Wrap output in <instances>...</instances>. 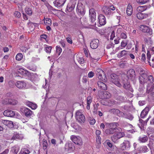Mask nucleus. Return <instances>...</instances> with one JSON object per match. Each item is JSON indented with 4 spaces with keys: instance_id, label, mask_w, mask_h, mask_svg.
I'll list each match as a JSON object with an SVG mask.
<instances>
[{
    "instance_id": "obj_63",
    "label": "nucleus",
    "mask_w": 154,
    "mask_h": 154,
    "mask_svg": "<svg viewBox=\"0 0 154 154\" xmlns=\"http://www.w3.org/2000/svg\"><path fill=\"white\" fill-rule=\"evenodd\" d=\"M78 61L81 64H83L84 63V61L82 58H79Z\"/></svg>"
},
{
    "instance_id": "obj_40",
    "label": "nucleus",
    "mask_w": 154,
    "mask_h": 154,
    "mask_svg": "<svg viewBox=\"0 0 154 154\" xmlns=\"http://www.w3.org/2000/svg\"><path fill=\"white\" fill-rule=\"evenodd\" d=\"M136 1L137 3L143 4L148 2L149 0H137Z\"/></svg>"
},
{
    "instance_id": "obj_27",
    "label": "nucleus",
    "mask_w": 154,
    "mask_h": 154,
    "mask_svg": "<svg viewBox=\"0 0 154 154\" xmlns=\"http://www.w3.org/2000/svg\"><path fill=\"white\" fill-rule=\"evenodd\" d=\"M132 8L131 5H128L127 7L126 10V13L129 16L131 15L132 13Z\"/></svg>"
},
{
    "instance_id": "obj_11",
    "label": "nucleus",
    "mask_w": 154,
    "mask_h": 154,
    "mask_svg": "<svg viewBox=\"0 0 154 154\" xmlns=\"http://www.w3.org/2000/svg\"><path fill=\"white\" fill-rule=\"evenodd\" d=\"M99 44V40L97 39H95L91 42L90 46L92 49H96L98 47Z\"/></svg>"
},
{
    "instance_id": "obj_34",
    "label": "nucleus",
    "mask_w": 154,
    "mask_h": 154,
    "mask_svg": "<svg viewBox=\"0 0 154 154\" xmlns=\"http://www.w3.org/2000/svg\"><path fill=\"white\" fill-rule=\"evenodd\" d=\"M17 72L22 75L26 74H27V73L29 72L28 71L24 70L21 68H20L18 69L17 70Z\"/></svg>"
},
{
    "instance_id": "obj_19",
    "label": "nucleus",
    "mask_w": 154,
    "mask_h": 154,
    "mask_svg": "<svg viewBox=\"0 0 154 154\" xmlns=\"http://www.w3.org/2000/svg\"><path fill=\"white\" fill-rule=\"evenodd\" d=\"M99 24L101 26L104 25L106 23V19L105 16L102 14H100L98 17Z\"/></svg>"
},
{
    "instance_id": "obj_52",
    "label": "nucleus",
    "mask_w": 154,
    "mask_h": 154,
    "mask_svg": "<svg viewBox=\"0 0 154 154\" xmlns=\"http://www.w3.org/2000/svg\"><path fill=\"white\" fill-rule=\"evenodd\" d=\"M126 113L120 111V112L119 113V115H118V116L119 117H121L125 118Z\"/></svg>"
},
{
    "instance_id": "obj_41",
    "label": "nucleus",
    "mask_w": 154,
    "mask_h": 154,
    "mask_svg": "<svg viewBox=\"0 0 154 154\" xmlns=\"http://www.w3.org/2000/svg\"><path fill=\"white\" fill-rule=\"evenodd\" d=\"M20 139V137L19 134H14L12 138V140H16V139Z\"/></svg>"
},
{
    "instance_id": "obj_24",
    "label": "nucleus",
    "mask_w": 154,
    "mask_h": 154,
    "mask_svg": "<svg viewBox=\"0 0 154 154\" xmlns=\"http://www.w3.org/2000/svg\"><path fill=\"white\" fill-rule=\"evenodd\" d=\"M150 7V6H147V5L139 6L137 8V11L138 12H141L146 10L148 8H149Z\"/></svg>"
},
{
    "instance_id": "obj_39",
    "label": "nucleus",
    "mask_w": 154,
    "mask_h": 154,
    "mask_svg": "<svg viewBox=\"0 0 154 154\" xmlns=\"http://www.w3.org/2000/svg\"><path fill=\"white\" fill-rule=\"evenodd\" d=\"M147 80L149 83H152L154 81L152 75H150L147 76Z\"/></svg>"
},
{
    "instance_id": "obj_35",
    "label": "nucleus",
    "mask_w": 154,
    "mask_h": 154,
    "mask_svg": "<svg viewBox=\"0 0 154 154\" xmlns=\"http://www.w3.org/2000/svg\"><path fill=\"white\" fill-rule=\"evenodd\" d=\"M125 118L131 121L133 119L134 116L130 113H126Z\"/></svg>"
},
{
    "instance_id": "obj_12",
    "label": "nucleus",
    "mask_w": 154,
    "mask_h": 154,
    "mask_svg": "<svg viewBox=\"0 0 154 154\" xmlns=\"http://www.w3.org/2000/svg\"><path fill=\"white\" fill-rule=\"evenodd\" d=\"M130 147V143L128 140H124L123 143L121 144V148L122 150L127 149Z\"/></svg>"
},
{
    "instance_id": "obj_64",
    "label": "nucleus",
    "mask_w": 154,
    "mask_h": 154,
    "mask_svg": "<svg viewBox=\"0 0 154 154\" xmlns=\"http://www.w3.org/2000/svg\"><path fill=\"white\" fill-rule=\"evenodd\" d=\"M139 74H140V76H141V73H143V74H146L144 73V71L143 70V69H140L139 71Z\"/></svg>"
},
{
    "instance_id": "obj_20",
    "label": "nucleus",
    "mask_w": 154,
    "mask_h": 154,
    "mask_svg": "<svg viewBox=\"0 0 154 154\" xmlns=\"http://www.w3.org/2000/svg\"><path fill=\"white\" fill-rule=\"evenodd\" d=\"M137 18L139 20H143L147 17L148 14H143L141 12H138L136 14Z\"/></svg>"
},
{
    "instance_id": "obj_46",
    "label": "nucleus",
    "mask_w": 154,
    "mask_h": 154,
    "mask_svg": "<svg viewBox=\"0 0 154 154\" xmlns=\"http://www.w3.org/2000/svg\"><path fill=\"white\" fill-rule=\"evenodd\" d=\"M43 144L44 149H46L47 148L48 146V143L46 140H43Z\"/></svg>"
},
{
    "instance_id": "obj_4",
    "label": "nucleus",
    "mask_w": 154,
    "mask_h": 154,
    "mask_svg": "<svg viewBox=\"0 0 154 154\" xmlns=\"http://www.w3.org/2000/svg\"><path fill=\"white\" fill-rule=\"evenodd\" d=\"M140 29L143 32L147 33L149 35H151L152 34V29L145 25H141L140 26Z\"/></svg>"
},
{
    "instance_id": "obj_54",
    "label": "nucleus",
    "mask_w": 154,
    "mask_h": 154,
    "mask_svg": "<svg viewBox=\"0 0 154 154\" xmlns=\"http://www.w3.org/2000/svg\"><path fill=\"white\" fill-rule=\"evenodd\" d=\"M120 37L123 39H126L127 38V36L125 33L122 32L121 33Z\"/></svg>"
},
{
    "instance_id": "obj_32",
    "label": "nucleus",
    "mask_w": 154,
    "mask_h": 154,
    "mask_svg": "<svg viewBox=\"0 0 154 154\" xmlns=\"http://www.w3.org/2000/svg\"><path fill=\"white\" fill-rule=\"evenodd\" d=\"M127 54V51L125 50H124L122 51L120 54H118V57L120 58L126 55Z\"/></svg>"
},
{
    "instance_id": "obj_15",
    "label": "nucleus",
    "mask_w": 154,
    "mask_h": 154,
    "mask_svg": "<svg viewBox=\"0 0 154 154\" xmlns=\"http://www.w3.org/2000/svg\"><path fill=\"white\" fill-rule=\"evenodd\" d=\"M15 85L19 89H23L25 88L26 84L24 81H19L15 83Z\"/></svg>"
},
{
    "instance_id": "obj_42",
    "label": "nucleus",
    "mask_w": 154,
    "mask_h": 154,
    "mask_svg": "<svg viewBox=\"0 0 154 154\" xmlns=\"http://www.w3.org/2000/svg\"><path fill=\"white\" fill-rule=\"evenodd\" d=\"M22 58L23 55L22 54L20 53L18 54L16 57V60H21L22 59Z\"/></svg>"
},
{
    "instance_id": "obj_59",
    "label": "nucleus",
    "mask_w": 154,
    "mask_h": 154,
    "mask_svg": "<svg viewBox=\"0 0 154 154\" xmlns=\"http://www.w3.org/2000/svg\"><path fill=\"white\" fill-rule=\"evenodd\" d=\"M141 60L142 61H144L146 60V56L144 54H142L141 55Z\"/></svg>"
},
{
    "instance_id": "obj_29",
    "label": "nucleus",
    "mask_w": 154,
    "mask_h": 154,
    "mask_svg": "<svg viewBox=\"0 0 154 154\" xmlns=\"http://www.w3.org/2000/svg\"><path fill=\"white\" fill-rule=\"evenodd\" d=\"M148 140V138L146 136H144L143 137H139L138 140L140 142L144 143L146 142Z\"/></svg>"
},
{
    "instance_id": "obj_18",
    "label": "nucleus",
    "mask_w": 154,
    "mask_h": 154,
    "mask_svg": "<svg viewBox=\"0 0 154 154\" xmlns=\"http://www.w3.org/2000/svg\"><path fill=\"white\" fill-rule=\"evenodd\" d=\"M3 114L5 116L12 117L15 115V114L14 112L13 111L7 110L4 111Z\"/></svg>"
},
{
    "instance_id": "obj_53",
    "label": "nucleus",
    "mask_w": 154,
    "mask_h": 154,
    "mask_svg": "<svg viewBox=\"0 0 154 154\" xmlns=\"http://www.w3.org/2000/svg\"><path fill=\"white\" fill-rule=\"evenodd\" d=\"M132 43L131 42L127 44L126 49H130L132 47Z\"/></svg>"
},
{
    "instance_id": "obj_45",
    "label": "nucleus",
    "mask_w": 154,
    "mask_h": 154,
    "mask_svg": "<svg viewBox=\"0 0 154 154\" xmlns=\"http://www.w3.org/2000/svg\"><path fill=\"white\" fill-rule=\"evenodd\" d=\"M104 97L106 98H109L111 96V94L108 92H106L104 93Z\"/></svg>"
},
{
    "instance_id": "obj_50",
    "label": "nucleus",
    "mask_w": 154,
    "mask_h": 154,
    "mask_svg": "<svg viewBox=\"0 0 154 154\" xmlns=\"http://www.w3.org/2000/svg\"><path fill=\"white\" fill-rule=\"evenodd\" d=\"M81 24L83 26H85L87 24V21L86 20L85 18H83L81 20Z\"/></svg>"
},
{
    "instance_id": "obj_13",
    "label": "nucleus",
    "mask_w": 154,
    "mask_h": 154,
    "mask_svg": "<svg viewBox=\"0 0 154 154\" xmlns=\"http://www.w3.org/2000/svg\"><path fill=\"white\" fill-rule=\"evenodd\" d=\"M105 82L101 81H98L97 82V86L101 90H105L107 89V86L105 83Z\"/></svg>"
},
{
    "instance_id": "obj_30",
    "label": "nucleus",
    "mask_w": 154,
    "mask_h": 154,
    "mask_svg": "<svg viewBox=\"0 0 154 154\" xmlns=\"http://www.w3.org/2000/svg\"><path fill=\"white\" fill-rule=\"evenodd\" d=\"M109 112L118 116L119 115V113L120 112V111L117 109H110L109 111Z\"/></svg>"
},
{
    "instance_id": "obj_49",
    "label": "nucleus",
    "mask_w": 154,
    "mask_h": 154,
    "mask_svg": "<svg viewBox=\"0 0 154 154\" xmlns=\"http://www.w3.org/2000/svg\"><path fill=\"white\" fill-rule=\"evenodd\" d=\"M56 49L57 52L58 53L59 55H60L62 51L61 48L60 46H57Z\"/></svg>"
},
{
    "instance_id": "obj_48",
    "label": "nucleus",
    "mask_w": 154,
    "mask_h": 154,
    "mask_svg": "<svg viewBox=\"0 0 154 154\" xmlns=\"http://www.w3.org/2000/svg\"><path fill=\"white\" fill-rule=\"evenodd\" d=\"M144 40L146 44H147L149 45V44H152L151 41L150 39H148L147 38H144Z\"/></svg>"
},
{
    "instance_id": "obj_33",
    "label": "nucleus",
    "mask_w": 154,
    "mask_h": 154,
    "mask_svg": "<svg viewBox=\"0 0 154 154\" xmlns=\"http://www.w3.org/2000/svg\"><path fill=\"white\" fill-rule=\"evenodd\" d=\"M8 104L12 105H15L17 104V102L16 100L12 99H8Z\"/></svg>"
},
{
    "instance_id": "obj_1",
    "label": "nucleus",
    "mask_w": 154,
    "mask_h": 154,
    "mask_svg": "<svg viewBox=\"0 0 154 154\" xmlns=\"http://www.w3.org/2000/svg\"><path fill=\"white\" fill-rule=\"evenodd\" d=\"M111 80L115 85L120 88L122 86L125 89L133 92L134 90L131 87L129 81L127 79H122L121 83L120 82L118 76L115 74H112L110 75Z\"/></svg>"
},
{
    "instance_id": "obj_6",
    "label": "nucleus",
    "mask_w": 154,
    "mask_h": 154,
    "mask_svg": "<svg viewBox=\"0 0 154 154\" xmlns=\"http://www.w3.org/2000/svg\"><path fill=\"white\" fill-rule=\"evenodd\" d=\"M116 133L111 137L112 140L114 142H116L118 139L123 137L125 135L124 133L121 131Z\"/></svg>"
},
{
    "instance_id": "obj_37",
    "label": "nucleus",
    "mask_w": 154,
    "mask_h": 154,
    "mask_svg": "<svg viewBox=\"0 0 154 154\" xmlns=\"http://www.w3.org/2000/svg\"><path fill=\"white\" fill-rule=\"evenodd\" d=\"M151 117H149V118L146 119L145 121H143L141 119H139V122L140 123L141 126L142 127L143 125V126L144 125H145L146 124V123L148 121L149 119Z\"/></svg>"
},
{
    "instance_id": "obj_61",
    "label": "nucleus",
    "mask_w": 154,
    "mask_h": 154,
    "mask_svg": "<svg viewBox=\"0 0 154 154\" xmlns=\"http://www.w3.org/2000/svg\"><path fill=\"white\" fill-rule=\"evenodd\" d=\"M115 37V35L114 32V31H112L110 36V39L112 40Z\"/></svg>"
},
{
    "instance_id": "obj_9",
    "label": "nucleus",
    "mask_w": 154,
    "mask_h": 154,
    "mask_svg": "<svg viewBox=\"0 0 154 154\" xmlns=\"http://www.w3.org/2000/svg\"><path fill=\"white\" fill-rule=\"evenodd\" d=\"M127 76L129 79L133 80L135 79V74L134 70L131 69L128 70L127 72Z\"/></svg>"
},
{
    "instance_id": "obj_38",
    "label": "nucleus",
    "mask_w": 154,
    "mask_h": 154,
    "mask_svg": "<svg viewBox=\"0 0 154 154\" xmlns=\"http://www.w3.org/2000/svg\"><path fill=\"white\" fill-rule=\"evenodd\" d=\"M44 23L46 25H50L51 24V20L49 18H46L44 20Z\"/></svg>"
},
{
    "instance_id": "obj_5",
    "label": "nucleus",
    "mask_w": 154,
    "mask_h": 154,
    "mask_svg": "<svg viewBox=\"0 0 154 154\" xmlns=\"http://www.w3.org/2000/svg\"><path fill=\"white\" fill-rule=\"evenodd\" d=\"M76 119L81 123H84L85 121V117L82 113L79 111L77 112L75 116Z\"/></svg>"
},
{
    "instance_id": "obj_57",
    "label": "nucleus",
    "mask_w": 154,
    "mask_h": 154,
    "mask_svg": "<svg viewBox=\"0 0 154 154\" xmlns=\"http://www.w3.org/2000/svg\"><path fill=\"white\" fill-rule=\"evenodd\" d=\"M66 39L67 42L69 43L70 44L72 43V39L70 38H69V36H68L66 38Z\"/></svg>"
},
{
    "instance_id": "obj_10",
    "label": "nucleus",
    "mask_w": 154,
    "mask_h": 154,
    "mask_svg": "<svg viewBox=\"0 0 154 154\" xmlns=\"http://www.w3.org/2000/svg\"><path fill=\"white\" fill-rule=\"evenodd\" d=\"M21 111L27 117H30L32 115V112L29 109L25 107L21 108Z\"/></svg>"
},
{
    "instance_id": "obj_8",
    "label": "nucleus",
    "mask_w": 154,
    "mask_h": 154,
    "mask_svg": "<svg viewBox=\"0 0 154 154\" xmlns=\"http://www.w3.org/2000/svg\"><path fill=\"white\" fill-rule=\"evenodd\" d=\"M71 139L75 144L79 145H82V141L81 138L79 136L76 137L74 135L71 136Z\"/></svg>"
},
{
    "instance_id": "obj_36",
    "label": "nucleus",
    "mask_w": 154,
    "mask_h": 154,
    "mask_svg": "<svg viewBox=\"0 0 154 154\" xmlns=\"http://www.w3.org/2000/svg\"><path fill=\"white\" fill-rule=\"evenodd\" d=\"M26 13L29 15H31L32 14V11L31 8L26 7L25 9Z\"/></svg>"
},
{
    "instance_id": "obj_23",
    "label": "nucleus",
    "mask_w": 154,
    "mask_h": 154,
    "mask_svg": "<svg viewBox=\"0 0 154 154\" xmlns=\"http://www.w3.org/2000/svg\"><path fill=\"white\" fill-rule=\"evenodd\" d=\"M150 109L149 107H146L142 111L140 114V117L142 118H144L147 114Z\"/></svg>"
},
{
    "instance_id": "obj_25",
    "label": "nucleus",
    "mask_w": 154,
    "mask_h": 154,
    "mask_svg": "<svg viewBox=\"0 0 154 154\" xmlns=\"http://www.w3.org/2000/svg\"><path fill=\"white\" fill-rule=\"evenodd\" d=\"M76 4L75 2H73L72 4H69L67 7V8L68 11L71 12L74 8Z\"/></svg>"
},
{
    "instance_id": "obj_17",
    "label": "nucleus",
    "mask_w": 154,
    "mask_h": 154,
    "mask_svg": "<svg viewBox=\"0 0 154 154\" xmlns=\"http://www.w3.org/2000/svg\"><path fill=\"white\" fill-rule=\"evenodd\" d=\"M2 122L3 124L7 126L9 128H12L14 127L13 122L12 121L8 120H3Z\"/></svg>"
},
{
    "instance_id": "obj_3",
    "label": "nucleus",
    "mask_w": 154,
    "mask_h": 154,
    "mask_svg": "<svg viewBox=\"0 0 154 154\" xmlns=\"http://www.w3.org/2000/svg\"><path fill=\"white\" fill-rule=\"evenodd\" d=\"M98 78L104 82H106L107 79L103 71L101 69L98 68L95 72Z\"/></svg>"
},
{
    "instance_id": "obj_55",
    "label": "nucleus",
    "mask_w": 154,
    "mask_h": 154,
    "mask_svg": "<svg viewBox=\"0 0 154 154\" xmlns=\"http://www.w3.org/2000/svg\"><path fill=\"white\" fill-rule=\"evenodd\" d=\"M95 122V120L94 119L91 118L90 120V123L91 125H93Z\"/></svg>"
},
{
    "instance_id": "obj_31",
    "label": "nucleus",
    "mask_w": 154,
    "mask_h": 154,
    "mask_svg": "<svg viewBox=\"0 0 154 154\" xmlns=\"http://www.w3.org/2000/svg\"><path fill=\"white\" fill-rule=\"evenodd\" d=\"M149 149L146 146H141L139 149V151L141 152H145L148 151Z\"/></svg>"
},
{
    "instance_id": "obj_14",
    "label": "nucleus",
    "mask_w": 154,
    "mask_h": 154,
    "mask_svg": "<svg viewBox=\"0 0 154 154\" xmlns=\"http://www.w3.org/2000/svg\"><path fill=\"white\" fill-rule=\"evenodd\" d=\"M89 16L91 17V22L93 23L95 20L96 13L93 8H91L89 10Z\"/></svg>"
},
{
    "instance_id": "obj_43",
    "label": "nucleus",
    "mask_w": 154,
    "mask_h": 154,
    "mask_svg": "<svg viewBox=\"0 0 154 154\" xmlns=\"http://www.w3.org/2000/svg\"><path fill=\"white\" fill-rule=\"evenodd\" d=\"M151 55L149 51H147V61L149 64V65L151 66V65L150 64V63L149 62V61L150 60V59L151 58Z\"/></svg>"
},
{
    "instance_id": "obj_58",
    "label": "nucleus",
    "mask_w": 154,
    "mask_h": 154,
    "mask_svg": "<svg viewBox=\"0 0 154 154\" xmlns=\"http://www.w3.org/2000/svg\"><path fill=\"white\" fill-rule=\"evenodd\" d=\"M94 73L93 72H90L88 74V76L89 78L92 77L94 76Z\"/></svg>"
},
{
    "instance_id": "obj_7",
    "label": "nucleus",
    "mask_w": 154,
    "mask_h": 154,
    "mask_svg": "<svg viewBox=\"0 0 154 154\" xmlns=\"http://www.w3.org/2000/svg\"><path fill=\"white\" fill-rule=\"evenodd\" d=\"M76 11L78 14L81 16H83L85 14L83 5L82 3L79 2L78 3Z\"/></svg>"
},
{
    "instance_id": "obj_21",
    "label": "nucleus",
    "mask_w": 154,
    "mask_h": 154,
    "mask_svg": "<svg viewBox=\"0 0 154 154\" xmlns=\"http://www.w3.org/2000/svg\"><path fill=\"white\" fill-rule=\"evenodd\" d=\"M102 10L103 12L106 15H110L112 13V11H110L109 7L105 6H104L102 8Z\"/></svg>"
},
{
    "instance_id": "obj_56",
    "label": "nucleus",
    "mask_w": 154,
    "mask_h": 154,
    "mask_svg": "<svg viewBox=\"0 0 154 154\" xmlns=\"http://www.w3.org/2000/svg\"><path fill=\"white\" fill-rule=\"evenodd\" d=\"M127 45V43L125 41H123L121 43V46L123 47H125Z\"/></svg>"
},
{
    "instance_id": "obj_26",
    "label": "nucleus",
    "mask_w": 154,
    "mask_h": 154,
    "mask_svg": "<svg viewBox=\"0 0 154 154\" xmlns=\"http://www.w3.org/2000/svg\"><path fill=\"white\" fill-rule=\"evenodd\" d=\"M26 105L31 108L32 109H36L37 106L35 104L29 101H27L26 102Z\"/></svg>"
},
{
    "instance_id": "obj_47",
    "label": "nucleus",
    "mask_w": 154,
    "mask_h": 154,
    "mask_svg": "<svg viewBox=\"0 0 154 154\" xmlns=\"http://www.w3.org/2000/svg\"><path fill=\"white\" fill-rule=\"evenodd\" d=\"M8 84L10 87L14 88L15 85V83L14 82L12 81H10L8 82Z\"/></svg>"
},
{
    "instance_id": "obj_60",
    "label": "nucleus",
    "mask_w": 154,
    "mask_h": 154,
    "mask_svg": "<svg viewBox=\"0 0 154 154\" xmlns=\"http://www.w3.org/2000/svg\"><path fill=\"white\" fill-rule=\"evenodd\" d=\"M97 141L100 144L101 143V138L100 136H97Z\"/></svg>"
},
{
    "instance_id": "obj_28",
    "label": "nucleus",
    "mask_w": 154,
    "mask_h": 154,
    "mask_svg": "<svg viewBox=\"0 0 154 154\" xmlns=\"http://www.w3.org/2000/svg\"><path fill=\"white\" fill-rule=\"evenodd\" d=\"M20 149V148L19 146L16 145L13 147L11 148V151L14 154H17Z\"/></svg>"
},
{
    "instance_id": "obj_16",
    "label": "nucleus",
    "mask_w": 154,
    "mask_h": 154,
    "mask_svg": "<svg viewBox=\"0 0 154 154\" xmlns=\"http://www.w3.org/2000/svg\"><path fill=\"white\" fill-rule=\"evenodd\" d=\"M141 76H140L139 77V80L140 84L143 85L145 83L147 82L146 78L147 77L146 74H141Z\"/></svg>"
},
{
    "instance_id": "obj_2",
    "label": "nucleus",
    "mask_w": 154,
    "mask_h": 154,
    "mask_svg": "<svg viewBox=\"0 0 154 154\" xmlns=\"http://www.w3.org/2000/svg\"><path fill=\"white\" fill-rule=\"evenodd\" d=\"M106 124L109 125V129L105 131V133L107 134H112L115 132L121 131L122 129L120 128H117L119 124L116 122L112 123L109 124L106 123Z\"/></svg>"
},
{
    "instance_id": "obj_51",
    "label": "nucleus",
    "mask_w": 154,
    "mask_h": 154,
    "mask_svg": "<svg viewBox=\"0 0 154 154\" xmlns=\"http://www.w3.org/2000/svg\"><path fill=\"white\" fill-rule=\"evenodd\" d=\"M14 15L15 17L18 18H20L21 17V14L20 12L17 11L14 12Z\"/></svg>"
},
{
    "instance_id": "obj_22",
    "label": "nucleus",
    "mask_w": 154,
    "mask_h": 154,
    "mask_svg": "<svg viewBox=\"0 0 154 154\" xmlns=\"http://www.w3.org/2000/svg\"><path fill=\"white\" fill-rule=\"evenodd\" d=\"M66 0H56L54 1V3L55 6L60 7L63 5Z\"/></svg>"
},
{
    "instance_id": "obj_62",
    "label": "nucleus",
    "mask_w": 154,
    "mask_h": 154,
    "mask_svg": "<svg viewBox=\"0 0 154 154\" xmlns=\"http://www.w3.org/2000/svg\"><path fill=\"white\" fill-rule=\"evenodd\" d=\"M94 109L93 112L94 113H96L97 110V106L94 105Z\"/></svg>"
},
{
    "instance_id": "obj_44",
    "label": "nucleus",
    "mask_w": 154,
    "mask_h": 154,
    "mask_svg": "<svg viewBox=\"0 0 154 154\" xmlns=\"http://www.w3.org/2000/svg\"><path fill=\"white\" fill-rule=\"evenodd\" d=\"M51 46H48L45 47V52L48 53H50L51 52Z\"/></svg>"
}]
</instances>
